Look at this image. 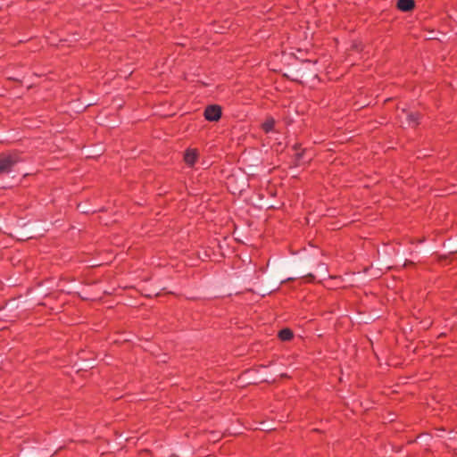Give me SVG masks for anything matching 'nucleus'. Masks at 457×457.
Wrapping results in <instances>:
<instances>
[{
    "instance_id": "nucleus-3",
    "label": "nucleus",
    "mask_w": 457,
    "mask_h": 457,
    "mask_svg": "<svg viewBox=\"0 0 457 457\" xmlns=\"http://www.w3.org/2000/svg\"><path fill=\"white\" fill-rule=\"evenodd\" d=\"M184 160H185V162L192 167L194 166V164L195 163L196 160H197V153L195 149H188L187 150V152L185 153V155H184Z\"/></svg>"
},
{
    "instance_id": "nucleus-8",
    "label": "nucleus",
    "mask_w": 457,
    "mask_h": 457,
    "mask_svg": "<svg viewBox=\"0 0 457 457\" xmlns=\"http://www.w3.org/2000/svg\"><path fill=\"white\" fill-rule=\"evenodd\" d=\"M79 209L81 212H87V211L85 210V207H82L81 205H79Z\"/></svg>"
},
{
    "instance_id": "nucleus-1",
    "label": "nucleus",
    "mask_w": 457,
    "mask_h": 457,
    "mask_svg": "<svg viewBox=\"0 0 457 457\" xmlns=\"http://www.w3.org/2000/svg\"><path fill=\"white\" fill-rule=\"evenodd\" d=\"M20 162L16 154H2L0 155V174L11 173L13 167Z\"/></svg>"
},
{
    "instance_id": "nucleus-2",
    "label": "nucleus",
    "mask_w": 457,
    "mask_h": 457,
    "mask_svg": "<svg viewBox=\"0 0 457 457\" xmlns=\"http://www.w3.org/2000/svg\"><path fill=\"white\" fill-rule=\"evenodd\" d=\"M221 116V110L218 105H210L205 109L204 117L207 120L216 121Z\"/></svg>"
},
{
    "instance_id": "nucleus-7",
    "label": "nucleus",
    "mask_w": 457,
    "mask_h": 457,
    "mask_svg": "<svg viewBox=\"0 0 457 457\" xmlns=\"http://www.w3.org/2000/svg\"><path fill=\"white\" fill-rule=\"evenodd\" d=\"M274 124H275V120L272 118H270V119H268L263 123L262 128L265 130V132L269 133V132L272 131Z\"/></svg>"
},
{
    "instance_id": "nucleus-6",
    "label": "nucleus",
    "mask_w": 457,
    "mask_h": 457,
    "mask_svg": "<svg viewBox=\"0 0 457 457\" xmlns=\"http://www.w3.org/2000/svg\"><path fill=\"white\" fill-rule=\"evenodd\" d=\"M278 336L281 340L286 341V340H289L292 338L293 333L290 329L285 328L279 332Z\"/></svg>"
},
{
    "instance_id": "nucleus-5",
    "label": "nucleus",
    "mask_w": 457,
    "mask_h": 457,
    "mask_svg": "<svg viewBox=\"0 0 457 457\" xmlns=\"http://www.w3.org/2000/svg\"><path fill=\"white\" fill-rule=\"evenodd\" d=\"M409 126H414L418 123L419 114L414 112L406 113Z\"/></svg>"
},
{
    "instance_id": "nucleus-4",
    "label": "nucleus",
    "mask_w": 457,
    "mask_h": 457,
    "mask_svg": "<svg viewBox=\"0 0 457 457\" xmlns=\"http://www.w3.org/2000/svg\"><path fill=\"white\" fill-rule=\"evenodd\" d=\"M414 6L413 0H398L397 7L403 12L411 10Z\"/></svg>"
}]
</instances>
